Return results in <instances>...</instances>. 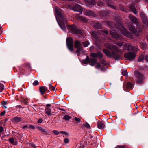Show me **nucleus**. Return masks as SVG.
<instances>
[{
  "label": "nucleus",
  "mask_w": 148,
  "mask_h": 148,
  "mask_svg": "<svg viewBox=\"0 0 148 148\" xmlns=\"http://www.w3.org/2000/svg\"><path fill=\"white\" fill-rule=\"evenodd\" d=\"M105 46L107 48L112 51L111 53L107 49H103V51L106 56L109 58H113L116 60H118L120 58V56L117 54L115 52L118 53H122V51L116 45H110L108 43H106Z\"/></svg>",
  "instance_id": "obj_1"
},
{
  "label": "nucleus",
  "mask_w": 148,
  "mask_h": 148,
  "mask_svg": "<svg viewBox=\"0 0 148 148\" xmlns=\"http://www.w3.org/2000/svg\"><path fill=\"white\" fill-rule=\"evenodd\" d=\"M140 16L143 18H145V16L143 13L140 12Z\"/></svg>",
  "instance_id": "obj_47"
},
{
  "label": "nucleus",
  "mask_w": 148,
  "mask_h": 148,
  "mask_svg": "<svg viewBox=\"0 0 148 148\" xmlns=\"http://www.w3.org/2000/svg\"><path fill=\"white\" fill-rule=\"evenodd\" d=\"M86 2L89 3L91 5H95L96 2L94 0H85Z\"/></svg>",
  "instance_id": "obj_21"
},
{
  "label": "nucleus",
  "mask_w": 148,
  "mask_h": 148,
  "mask_svg": "<svg viewBox=\"0 0 148 148\" xmlns=\"http://www.w3.org/2000/svg\"><path fill=\"white\" fill-rule=\"evenodd\" d=\"M55 12L56 14L60 16V22L58 23L59 25L60 28L63 30L66 29V24L67 21L66 18L63 17L62 15V12L61 9L58 8H55Z\"/></svg>",
  "instance_id": "obj_2"
},
{
  "label": "nucleus",
  "mask_w": 148,
  "mask_h": 148,
  "mask_svg": "<svg viewBox=\"0 0 148 148\" xmlns=\"http://www.w3.org/2000/svg\"><path fill=\"white\" fill-rule=\"evenodd\" d=\"M38 82L37 80H35L34 82L33 83V85L34 86H36L38 85Z\"/></svg>",
  "instance_id": "obj_39"
},
{
  "label": "nucleus",
  "mask_w": 148,
  "mask_h": 148,
  "mask_svg": "<svg viewBox=\"0 0 148 148\" xmlns=\"http://www.w3.org/2000/svg\"><path fill=\"white\" fill-rule=\"evenodd\" d=\"M5 112H3L1 113L0 115L1 116H3L5 114Z\"/></svg>",
  "instance_id": "obj_54"
},
{
  "label": "nucleus",
  "mask_w": 148,
  "mask_h": 148,
  "mask_svg": "<svg viewBox=\"0 0 148 148\" xmlns=\"http://www.w3.org/2000/svg\"><path fill=\"white\" fill-rule=\"evenodd\" d=\"M43 122V120L42 119L40 118L38 121V123H41Z\"/></svg>",
  "instance_id": "obj_44"
},
{
  "label": "nucleus",
  "mask_w": 148,
  "mask_h": 148,
  "mask_svg": "<svg viewBox=\"0 0 148 148\" xmlns=\"http://www.w3.org/2000/svg\"><path fill=\"white\" fill-rule=\"evenodd\" d=\"M116 26V27L125 36L131 39L133 38L131 34L124 27H123L121 24L118 23Z\"/></svg>",
  "instance_id": "obj_4"
},
{
  "label": "nucleus",
  "mask_w": 148,
  "mask_h": 148,
  "mask_svg": "<svg viewBox=\"0 0 148 148\" xmlns=\"http://www.w3.org/2000/svg\"><path fill=\"white\" fill-rule=\"evenodd\" d=\"M124 56L128 60L132 61L135 58L136 55L135 52L132 53L131 52L129 51L128 53H125Z\"/></svg>",
  "instance_id": "obj_7"
},
{
  "label": "nucleus",
  "mask_w": 148,
  "mask_h": 148,
  "mask_svg": "<svg viewBox=\"0 0 148 148\" xmlns=\"http://www.w3.org/2000/svg\"><path fill=\"white\" fill-rule=\"evenodd\" d=\"M28 127L32 129H34L35 128L34 126L32 125H29Z\"/></svg>",
  "instance_id": "obj_48"
},
{
  "label": "nucleus",
  "mask_w": 148,
  "mask_h": 148,
  "mask_svg": "<svg viewBox=\"0 0 148 148\" xmlns=\"http://www.w3.org/2000/svg\"><path fill=\"white\" fill-rule=\"evenodd\" d=\"M66 44L68 49L71 51L73 50V40L72 38H67L66 39Z\"/></svg>",
  "instance_id": "obj_9"
},
{
  "label": "nucleus",
  "mask_w": 148,
  "mask_h": 148,
  "mask_svg": "<svg viewBox=\"0 0 148 148\" xmlns=\"http://www.w3.org/2000/svg\"><path fill=\"white\" fill-rule=\"evenodd\" d=\"M60 133L61 134H64L65 135H67L68 134L65 131H60Z\"/></svg>",
  "instance_id": "obj_43"
},
{
  "label": "nucleus",
  "mask_w": 148,
  "mask_h": 148,
  "mask_svg": "<svg viewBox=\"0 0 148 148\" xmlns=\"http://www.w3.org/2000/svg\"><path fill=\"white\" fill-rule=\"evenodd\" d=\"M97 61V60L95 58H89L88 56H87L83 62L84 64L90 63L91 65L93 66L96 63Z\"/></svg>",
  "instance_id": "obj_5"
},
{
  "label": "nucleus",
  "mask_w": 148,
  "mask_h": 148,
  "mask_svg": "<svg viewBox=\"0 0 148 148\" xmlns=\"http://www.w3.org/2000/svg\"><path fill=\"white\" fill-rule=\"evenodd\" d=\"M74 119L75 121L77 122V123H78L81 121V119L79 118L75 117L74 118Z\"/></svg>",
  "instance_id": "obj_34"
},
{
  "label": "nucleus",
  "mask_w": 148,
  "mask_h": 148,
  "mask_svg": "<svg viewBox=\"0 0 148 148\" xmlns=\"http://www.w3.org/2000/svg\"><path fill=\"white\" fill-rule=\"evenodd\" d=\"M64 142L66 143H68L69 142V139L67 138H65L64 140Z\"/></svg>",
  "instance_id": "obj_35"
},
{
  "label": "nucleus",
  "mask_w": 148,
  "mask_h": 148,
  "mask_svg": "<svg viewBox=\"0 0 148 148\" xmlns=\"http://www.w3.org/2000/svg\"><path fill=\"white\" fill-rule=\"evenodd\" d=\"M122 74L124 76H126L127 75V72L126 70L123 71H122Z\"/></svg>",
  "instance_id": "obj_37"
},
{
  "label": "nucleus",
  "mask_w": 148,
  "mask_h": 148,
  "mask_svg": "<svg viewBox=\"0 0 148 148\" xmlns=\"http://www.w3.org/2000/svg\"><path fill=\"white\" fill-rule=\"evenodd\" d=\"M71 117L68 115H65L63 119H65L66 121H69L71 118Z\"/></svg>",
  "instance_id": "obj_29"
},
{
  "label": "nucleus",
  "mask_w": 148,
  "mask_h": 148,
  "mask_svg": "<svg viewBox=\"0 0 148 148\" xmlns=\"http://www.w3.org/2000/svg\"><path fill=\"white\" fill-rule=\"evenodd\" d=\"M97 27V28H100V27Z\"/></svg>",
  "instance_id": "obj_63"
},
{
  "label": "nucleus",
  "mask_w": 148,
  "mask_h": 148,
  "mask_svg": "<svg viewBox=\"0 0 148 148\" xmlns=\"http://www.w3.org/2000/svg\"><path fill=\"white\" fill-rule=\"evenodd\" d=\"M101 66V64L99 63H97V65L95 66V67L97 68H98Z\"/></svg>",
  "instance_id": "obj_45"
},
{
  "label": "nucleus",
  "mask_w": 148,
  "mask_h": 148,
  "mask_svg": "<svg viewBox=\"0 0 148 148\" xmlns=\"http://www.w3.org/2000/svg\"><path fill=\"white\" fill-rule=\"evenodd\" d=\"M110 33L112 37L116 39H118L120 38L119 35L117 34L115 31H111L110 32Z\"/></svg>",
  "instance_id": "obj_13"
},
{
  "label": "nucleus",
  "mask_w": 148,
  "mask_h": 148,
  "mask_svg": "<svg viewBox=\"0 0 148 148\" xmlns=\"http://www.w3.org/2000/svg\"><path fill=\"white\" fill-rule=\"evenodd\" d=\"M84 126L86 128H90V127L89 124L87 122H86L85 124L84 125Z\"/></svg>",
  "instance_id": "obj_36"
},
{
  "label": "nucleus",
  "mask_w": 148,
  "mask_h": 148,
  "mask_svg": "<svg viewBox=\"0 0 148 148\" xmlns=\"http://www.w3.org/2000/svg\"><path fill=\"white\" fill-rule=\"evenodd\" d=\"M51 105L50 104H47L46 106V108H49L51 107Z\"/></svg>",
  "instance_id": "obj_50"
},
{
  "label": "nucleus",
  "mask_w": 148,
  "mask_h": 148,
  "mask_svg": "<svg viewBox=\"0 0 148 148\" xmlns=\"http://www.w3.org/2000/svg\"><path fill=\"white\" fill-rule=\"evenodd\" d=\"M129 28L130 31L133 33L137 35V32H139L140 31H138L135 28V27L132 25H130Z\"/></svg>",
  "instance_id": "obj_14"
},
{
  "label": "nucleus",
  "mask_w": 148,
  "mask_h": 148,
  "mask_svg": "<svg viewBox=\"0 0 148 148\" xmlns=\"http://www.w3.org/2000/svg\"><path fill=\"white\" fill-rule=\"evenodd\" d=\"M131 21L134 23H137L138 21L136 18L132 15H130L129 17Z\"/></svg>",
  "instance_id": "obj_17"
},
{
  "label": "nucleus",
  "mask_w": 148,
  "mask_h": 148,
  "mask_svg": "<svg viewBox=\"0 0 148 148\" xmlns=\"http://www.w3.org/2000/svg\"><path fill=\"white\" fill-rule=\"evenodd\" d=\"M84 14L87 16H94L95 15V13L92 11L90 10H86L84 12Z\"/></svg>",
  "instance_id": "obj_15"
},
{
  "label": "nucleus",
  "mask_w": 148,
  "mask_h": 148,
  "mask_svg": "<svg viewBox=\"0 0 148 148\" xmlns=\"http://www.w3.org/2000/svg\"><path fill=\"white\" fill-rule=\"evenodd\" d=\"M4 85L0 83V92H2L4 89Z\"/></svg>",
  "instance_id": "obj_30"
},
{
  "label": "nucleus",
  "mask_w": 148,
  "mask_h": 148,
  "mask_svg": "<svg viewBox=\"0 0 148 148\" xmlns=\"http://www.w3.org/2000/svg\"><path fill=\"white\" fill-rule=\"evenodd\" d=\"M90 56L94 58L99 57L101 58L102 56V54L101 52H98L96 53H92L90 54Z\"/></svg>",
  "instance_id": "obj_12"
},
{
  "label": "nucleus",
  "mask_w": 148,
  "mask_h": 148,
  "mask_svg": "<svg viewBox=\"0 0 148 148\" xmlns=\"http://www.w3.org/2000/svg\"><path fill=\"white\" fill-rule=\"evenodd\" d=\"M3 130V127L2 126H0V132H2Z\"/></svg>",
  "instance_id": "obj_52"
},
{
  "label": "nucleus",
  "mask_w": 148,
  "mask_h": 148,
  "mask_svg": "<svg viewBox=\"0 0 148 148\" xmlns=\"http://www.w3.org/2000/svg\"><path fill=\"white\" fill-rule=\"evenodd\" d=\"M144 59V55L143 54H142L138 58V62H141L143 61V59Z\"/></svg>",
  "instance_id": "obj_27"
},
{
  "label": "nucleus",
  "mask_w": 148,
  "mask_h": 148,
  "mask_svg": "<svg viewBox=\"0 0 148 148\" xmlns=\"http://www.w3.org/2000/svg\"><path fill=\"white\" fill-rule=\"evenodd\" d=\"M145 59L148 62V54L145 56Z\"/></svg>",
  "instance_id": "obj_49"
},
{
  "label": "nucleus",
  "mask_w": 148,
  "mask_h": 148,
  "mask_svg": "<svg viewBox=\"0 0 148 148\" xmlns=\"http://www.w3.org/2000/svg\"><path fill=\"white\" fill-rule=\"evenodd\" d=\"M28 127V126L27 125H25L23 127V129H26Z\"/></svg>",
  "instance_id": "obj_57"
},
{
  "label": "nucleus",
  "mask_w": 148,
  "mask_h": 148,
  "mask_svg": "<svg viewBox=\"0 0 148 148\" xmlns=\"http://www.w3.org/2000/svg\"><path fill=\"white\" fill-rule=\"evenodd\" d=\"M87 145V143L86 141H84L83 143V146H84Z\"/></svg>",
  "instance_id": "obj_53"
},
{
  "label": "nucleus",
  "mask_w": 148,
  "mask_h": 148,
  "mask_svg": "<svg viewBox=\"0 0 148 148\" xmlns=\"http://www.w3.org/2000/svg\"><path fill=\"white\" fill-rule=\"evenodd\" d=\"M51 110L50 108H46L45 110V114H47L48 115L51 114Z\"/></svg>",
  "instance_id": "obj_22"
},
{
  "label": "nucleus",
  "mask_w": 148,
  "mask_h": 148,
  "mask_svg": "<svg viewBox=\"0 0 148 148\" xmlns=\"http://www.w3.org/2000/svg\"><path fill=\"white\" fill-rule=\"evenodd\" d=\"M130 8L132 12L135 14H137V12L135 9V7L134 6H132L130 7Z\"/></svg>",
  "instance_id": "obj_25"
},
{
  "label": "nucleus",
  "mask_w": 148,
  "mask_h": 148,
  "mask_svg": "<svg viewBox=\"0 0 148 148\" xmlns=\"http://www.w3.org/2000/svg\"><path fill=\"white\" fill-rule=\"evenodd\" d=\"M93 48H94V47H93V46H91V47H90V49H93Z\"/></svg>",
  "instance_id": "obj_59"
},
{
  "label": "nucleus",
  "mask_w": 148,
  "mask_h": 148,
  "mask_svg": "<svg viewBox=\"0 0 148 148\" xmlns=\"http://www.w3.org/2000/svg\"><path fill=\"white\" fill-rule=\"evenodd\" d=\"M32 107L33 108L34 107V108H36L37 106V105L36 104H34V105H32Z\"/></svg>",
  "instance_id": "obj_58"
},
{
  "label": "nucleus",
  "mask_w": 148,
  "mask_h": 148,
  "mask_svg": "<svg viewBox=\"0 0 148 148\" xmlns=\"http://www.w3.org/2000/svg\"><path fill=\"white\" fill-rule=\"evenodd\" d=\"M132 84L130 82H128L126 85L125 87L128 89H132Z\"/></svg>",
  "instance_id": "obj_23"
},
{
  "label": "nucleus",
  "mask_w": 148,
  "mask_h": 148,
  "mask_svg": "<svg viewBox=\"0 0 148 148\" xmlns=\"http://www.w3.org/2000/svg\"><path fill=\"white\" fill-rule=\"evenodd\" d=\"M39 91L40 92L42 95H43L47 90V89L45 86H40L39 88Z\"/></svg>",
  "instance_id": "obj_16"
},
{
  "label": "nucleus",
  "mask_w": 148,
  "mask_h": 148,
  "mask_svg": "<svg viewBox=\"0 0 148 148\" xmlns=\"http://www.w3.org/2000/svg\"><path fill=\"white\" fill-rule=\"evenodd\" d=\"M83 44L84 47H87L89 44V43L88 41H86L83 43Z\"/></svg>",
  "instance_id": "obj_32"
},
{
  "label": "nucleus",
  "mask_w": 148,
  "mask_h": 148,
  "mask_svg": "<svg viewBox=\"0 0 148 148\" xmlns=\"http://www.w3.org/2000/svg\"><path fill=\"white\" fill-rule=\"evenodd\" d=\"M41 132L44 134H47L49 133L47 131L43 128Z\"/></svg>",
  "instance_id": "obj_31"
},
{
  "label": "nucleus",
  "mask_w": 148,
  "mask_h": 148,
  "mask_svg": "<svg viewBox=\"0 0 148 148\" xmlns=\"http://www.w3.org/2000/svg\"><path fill=\"white\" fill-rule=\"evenodd\" d=\"M37 128L38 130L40 131L41 132V131L43 129L42 128L40 127H37Z\"/></svg>",
  "instance_id": "obj_51"
},
{
  "label": "nucleus",
  "mask_w": 148,
  "mask_h": 148,
  "mask_svg": "<svg viewBox=\"0 0 148 148\" xmlns=\"http://www.w3.org/2000/svg\"><path fill=\"white\" fill-rule=\"evenodd\" d=\"M9 141L10 142V143H12V144H13L14 142V138H10L8 139Z\"/></svg>",
  "instance_id": "obj_38"
},
{
  "label": "nucleus",
  "mask_w": 148,
  "mask_h": 148,
  "mask_svg": "<svg viewBox=\"0 0 148 148\" xmlns=\"http://www.w3.org/2000/svg\"><path fill=\"white\" fill-rule=\"evenodd\" d=\"M108 34V31L107 30L104 31H99L97 32L93 31L92 32L91 35L93 37V39L96 41H99L103 42L105 41V39L103 38H100L99 35L103 34L105 36H106Z\"/></svg>",
  "instance_id": "obj_3"
},
{
  "label": "nucleus",
  "mask_w": 148,
  "mask_h": 148,
  "mask_svg": "<svg viewBox=\"0 0 148 148\" xmlns=\"http://www.w3.org/2000/svg\"><path fill=\"white\" fill-rule=\"evenodd\" d=\"M77 49L76 51V52L77 55L79 56L80 55V52L82 51V47H80L79 48H77Z\"/></svg>",
  "instance_id": "obj_26"
},
{
  "label": "nucleus",
  "mask_w": 148,
  "mask_h": 148,
  "mask_svg": "<svg viewBox=\"0 0 148 148\" xmlns=\"http://www.w3.org/2000/svg\"><path fill=\"white\" fill-rule=\"evenodd\" d=\"M140 47L141 48L143 49H144L145 46V42L144 41H140Z\"/></svg>",
  "instance_id": "obj_24"
},
{
  "label": "nucleus",
  "mask_w": 148,
  "mask_h": 148,
  "mask_svg": "<svg viewBox=\"0 0 148 148\" xmlns=\"http://www.w3.org/2000/svg\"><path fill=\"white\" fill-rule=\"evenodd\" d=\"M73 10L75 11H77L80 12V14H82L83 9L82 7L78 4H76L72 7Z\"/></svg>",
  "instance_id": "obj_11"
},
{
  "label": "nucleus",
  "mask_w": 148,
  "mask_h": 148,
  "mask_svg": "<svg viewBox=\"0 0 148 148\" xmlns=\"http://www.w3.org/2000/svg\"><path fill=\"white\" fill-rule=\"evenodd\" d=\"M97 127L99 129H103L105 127V125L101 122H98L97 123Z\"/></svg>",
  "instance_id": "obj_20"
},
{
  "label": "nucleus",
  "mask_w": 148,
  "mask_h": 148,
  "mask_svg": "<svg viewBox=\"0 0 148 148\" xmlns=\"http://www.w3.org/2000/svg\"><path fill=\"white\" fill-rule=\"evenodd\" d=\"M125 146L124 145H118L116 148H125Z\"/></svg>",
  "instance_id": "obj_46"
},
{
  "label": "nucleus",
  "mask_w": 148,
  "mask_h": 148,
  "mask_svg": "<svg viewBox=\"0 0 148 148\" xmlns=\"http://www.w3.org/2000/svg\"><path fill=\"white\" fill-rule=\"evenodd\" d=\"M7 104V103L6 101H3V105H5Z\"/></svg>",
  "instance_id": "obj_56"
},
{
  "label": "nucleus",
  "mask_w": 148,
  "mask_h": 148,
  "mask_svg": "<svg viewBox=\"0 0 148 148\" xmlns=\"http://www.w3.org/2000/svg\"><path fill=\"white\" fill-rule=\"evenodd\" d=\"M69 29L71 33L73 34H79L82 33V31L78 29L76 26L74 25H72L69 26Z\"/></svg>",
  "instance_id": "obj_6"
},
{
  "label": "nucleus",
  "mask_w": 148,
  "mask_h": 148,
  "mask_svg": "<svg viewBox=\"0 0 148 148\" xmlns=\"http://www.w3.org/2000/svg\"><path fill=\"white\" fill-rule=\"evenodd\" d=\"M3 107L5 108H7V107L5 106V105H3Z\"/></svg>",
  "instance_id": "obj_60"
},
{
  "label": "nucleus",
  "mask_w": 148,
  "mask_h": 148,
  "mask_svg": "<svg viewBox=\"0 0 148 148\" xmlns=\"http://www.w3.org/2000/svg\"><path fill=\"white\" fill-rule=\"evenodd\" d=\"M21 118L20 117H15L12 119V121L14 122H19L21 120Z\"/></svg>",
  "instance_id": "obj_18"
},
{
  "label": "nucleus",
  "mask_w": 148,
  "mask_h": 148,
  "mask_svg": "<svg viewBox=\"0 0 148 148\" xmlns=\"http://www.w3.org/2000/svg\"><path fill=\"white\" fill-rule=\"evenodd\" d=\"M124 49H127L128 50H133L134 52H136L138 51V48L137 47H133L131 45H130L128 44H125L124 45Z\"/></svg>",
  "instance_id": "obj_10"
},
{
  "label": "nucleus",
  "mask_w": 148,
  "mask_h": 148,
  "mask_svg": "<svg viewBox=\"0 0 148 148\" xmlns=\"http://www.w3.org/2000/svg\"><path fill=\"white\" fill-rule=\"evenodd\" d=\"M112 7L113 8H115V7L114 6H112Z\"/></svg>",
  "instance_id": "obj_62"
},
{
  "label": "nucleus",
  "mask_w": 148,
  "mask_h": 148,
  "mask_svg": "<svg viewBox=\"0 0 148 148\" xmlns=\"http://www.w3.org/2000/svg\"><path fill=\"white\" fill-rule=\"evenodd\" d=\"M78 19L84 22H87V20L84 17H82L80 16H79Z\"/></svg>",
  "instance_id": "obj_28"
},
{
  "label": "nucleus",
  "mask_w": 148,
  "mask_h": 148,
  "mask_svg": "<svg viewBox=\"0 0 148 148\" xmlns=\"http://www.w3.org/2000/svg\"><path fill=\"white\" fill-rule=\"evenodd\" d=\"M75 47L76 48L82 47L80 42L78 40H76L74 43Z\"/></svg>",
  "instance_id": "obj_19"
},
{
  "label": "nucleus",
  "mask_w": 148,
  "mask_h": 148,
  "mask_svg": "<svg viewBox=\"0 0 148 148\" xmlns=\"http://www.w3.org/2000/svg\"><path fill=\"white\" fill-rule=\"evenodd\" d=\"M99 23H97L96 24V25H99Z\"/></svg>",
  "instance_id": "obj_61"
},
{
  "label": "nucleus",
  "mask_w": 148,
  "mask_h": 148,
  "mask_svg": "<svg viewBox=\"0 0 148 148\" xmlns=\"http://www.w3.org/2000/svg\"><path fill=\"white\" fill-rule=\"evenodd\" d=\"M49 89L50 90L54 91L55 90V87L52 86L51 84L49 85Z\"/></svg>",
  "instance_id": "obj_33"
},
{
  "label": "nucleus",
  "mask_w": 148,
  "mask_h": 148,
  "mask_svg": "<svg viewBox=\"0 0 148 148\" xmlns=\"http://www.w3.org/2000/svg\"><path fill=\"white\" fill-rule=\"evenodd\" d=\"M108 24L111 27H113V22L110 21H109L108 22Z\"/></svg>",
  "instance_id": "obj_40"
},
{
  "label": "nucleus",
  "mask_w": 148,
  "mask_h": 148,
  "mask_svg": "<svg viewBox=\"0 0 148 148\" xmlns=\"http://www.w3.org/2000/svg\"><path fill=\"white\" fill-rule=\"evenodd\" d=\"M103 5V3H102L101 2H99L98 5L99 6H101L102 5Z\"/></svg>",
  "instance_id": "obj_55"
},
{
  "label": "nucleus",
  "mask_w": 148,
  "mask_h": 148,
  "mask_svg": "<svg viewBox=\"0 0 148 148\" xmlns=\"http://www.w3.org/2000/svg\"><path fill=\"white\" fill-rule=\"evenodd\" d=\"M115 44H116L119 47H121L123 45V43H115Z\"/></svg>",
  "instance_id": "obj_42"
},
{
  "label": "nucleus",
  "mask_w": 148,
  "mask_h": 148,
  "mask_svg": "<svg viewBox=\"0 0 148 148\" xmlns=\"http://www.w3.org/2000/svg\"><path fill=\"white\" fill-rule=\"evenodd\" d=\"M146 1H147L148 2V0H146Z\"/></svg>",
  "instance_id": "obj_64"
},
{
  "label": "nucleus",
  "mask_w": 148,
  "mask_h": 148,
  "mask_svg": "<svg viewBox=\"0 0 148 148\" xmlns=\"http://www.w3.org/2000/svg\"><path fill=\"white\" fill-rule=\"evenodd\" d=\"M134 75L136 78V81L139 83H141L143 79V75L137 71H135Z\"/></svg>",
  "instance_id": "obj_8"
},
{
  "label": "nucleus",
  "mask_w": 148,
  "mask_h": 148,
  "mask_svg": "<svg viewBox=\"0 0 148 148\" xmlns=\"http://www.w3.org/2000/svg\"><path fill=\"white\" fill-rule=\"evenodd\" d=\"M53 132L56 135H58L60 133L58 131L56 130H53Z\"/></svg>",
  "instance_id": "obj_41"
}]
</instances>
